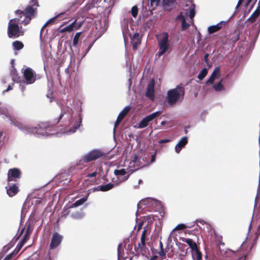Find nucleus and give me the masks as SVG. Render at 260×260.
Instances as JSON below:
<instances>
[{"label":"nucleus","mask_w":260,"mask_h":260,"mask_svg":"<svg viewBox=\"0 0 260 260\" xmlns=\"http://www.w3.org/2000/svg\"><path fill=\"white\" fill-rule=\"evenodd\" d=\"M39 7L38 0H31L29 5L23 11L16 10L15 14L20 15V18H21L22 15L25 16L24 19L21 21L20 23L24 25L28 24L32 18L36 15L37 8Z\"/></svg>","instance_id":"nucleus-1"},{"label":"nucleus","mask_w":260,"mask_h":260,"mask_svg":"<svg viewBox=\"0 0 260 260\" xmlns=\"http://www.w3.org/2000/svg\"><path fill=\"white\" fill-rule=\"evenodd\" d=\"M185 89L182 84H179L175 88L169 90L167 92V100L170 105H173L184 96Z\"/></svg>","instance_id":"nucleus-2"},{"label":"nucleus","mask_w":260,"mask_h":260,"mask_svg":"<svg viewBox=\"0 0 260 260\" xmlns=\"http://www.w3.org/2000/svg\"><path fill=\"white\" fill-rule=\"evenodd\" d=\"M20 18H15L10 20L8 27V36L9 38H18L23 36L24 31L20 29L18 23Z\"/></svg>","instance_id":"nucleus-3"},{"label":"nucleus","mask_w":260,"mask_h":260,"mask_svg":"<svg viewBox=\"0 0 260 260\" xmlns=\"http://www.w3.org/2000/svg\"><path fill=\"white\" fill-rule=\"evenodd\" d=\"M162 38L158 40L159 51L157 53L159 56L165 54L170 47L169 44V35L167 32L161 34Z\"/></svg>","instance_id":"nucleus-4"},{"label":"nucleus","mask_w":260,"mask_h":260,"mask_svg":"<svg viewBox=\"0 0 260 260\" xmlns=\"http://www.w3.org/2000/svg\"><path fill=\"white\" fill-rule=\"evenodd\" d=\"M104 155L105 154L99 150H93L83 156L80 161L84 163H87L96 160Z\"/></svg>","instance_id":"nucleus-5"},{"label":"nucleus","mask_w":260,"mask_h":260,"mask_svg":"<svg viewBox=\"0 0 260 260\" xmlns=\"http://www.w3.org/2000/svg\"><path fill=\"white\" fill-rule=\"evenodd\" d=\"M23 77L26 84H33L36 80V72L30 68L27 67L22 72Z\"/></svg>","instance_id":"nucleus-6"},{"label":"nucleus","mask_w":260,"mask_h":260,"mask_svg":"<svg viewBox=\"0 0 260 260\" xmlns=\"http://www.w3.org/2000/svg\"><path fill=\"white\" fill-rule=\"evenodd\" d=\"M21 176V171L16 168L10 169L8 170L7 175V181L10 183L11 181H17Z\"/></svg>","instance_id":"nucleus-7"},{"label":"nucleus","mask_w":260,"mask_h":260,"mask_svg":"<svg viewBox=\"0 0 260 260\" xmlns=\"http://www.w3.org/2000/svg\"><path fill=\"white\" fill-rule=\"evenodd\" d=\"M161 114L160 111L154 112L144 117L139 124L140 128H144L148 126L150 121L155 119Z\"/></svg>","instance_id":"nucleus-8"},{"label":"nucleus","mask_w":260,"mask_h":260,"mask_svg":"<svg viewBox=\"0 0 260 260\" xmlns=\"http://www.w3.org/2000/svg\"><path fill=\"white\" fill-rule=\"evenodd\" d=\"M63 239V236L57 232L54 233L52 235L50 248L51 249L56 248L61 243Z\"/></svg>","instance_id":"nucleus-9"},{"label":"nucleus","mask_w":260,"mask_h":260,"mask_svg":"<svg viewBox=\"0 0 260 260\" xmlns=\"http://www.w3.org/2000/svg\"><path fill=\"white\" fill-rule=\"evenodd\" d=\"M19 184L17 183L12 184L8 183V185L6 187L7 194L10 197L15 196L19 191Z\"/></svg>","instance_id":"nucleus-10"},{"label":"nucleus","mask_w":260,"mask_h":260,"mask_svg":"<svg viewBox=\"0 0 260 260\" xmlns=\"http://www.w3.org/2000/svg\"><path fill=\"white\" fill-rule=\"evenodd\" d=\"M131 109V107L126 106L125 107L122 111L119 114L117 119L114 124V132H115L116 128L119 125L121 121L125 118V117L127 115L129 111Z\"/></svg>","instance_id":"nucleus-11"},{"label":"nucleus","mask_w":260,"mask_h":260,"mask_svg":"<svg viewBox=\"0 0 260 260\" xmlns=\"http://www.w3.org/2000/svg\"><path fill=\"white\" fill-rule=\"evenodd\" d=\"M50 128V127L48 123H42L38 125V127L33 128L32 132H35L38 134H40L41 135H44L47 133L46 131L47 130L49 131Z\"/></svg>","instance_id":"nucleus-12"},{"label":"nucleus","mask_w":260,"mask_h":260,"mask_svg":"<svg viewBox=\"0 0 260 260\" xmlns=\"http://www.w3.org/2000/svg\"><path fill=\"white\" fill-rule=\"evenodd\" d=\"M71 21V20L65 22L63 24L61 25L57 29L58 31L61 34L64 32H71L74 30L73 27L74 26V23L75 22H72L69 25L63 27V26Z\"/></svg>","instance_id":"nucleus-13"},{"label":"nucleus","mask_w":260,"mask_h":260,"mask_svg":"<svg viewBox=\"0 0 260 260\" xmlns=\"http://www.w3.org/2000/svg\"><path fill=\"white\" fill-rule=\"evenodd\" d=\"M228 21H221L216 25L210 26L208 28V32L210 34L218 31L223 27H225Z\"/></svg>","instance_id":"nucleus-14"},{"label":"nucleus","mask_w":260,"mask_h":260,"mask_svg":"<svg viewBox=\"0 0 260 260\" xmlns=\"http://www.w3.org/2000/svg\"><path fill=\"white\" fill-rule=\"evenodd\" d=\"M220 76V68L218 67L214 70L211 75L206 81V84L207 85L213 84L215 79L219 78Z\"/></svg>","instance_id":"nucleus-15"},{"label":"nucleus","mask_w":260,"mask_h":260,"mask_svg":"<svg viewBox=\"0 0 260 260\" xmlns=\"http://www.w3.org/2000/svg\"><path fill=\"white\" fill-rule=\"evenodd\" d=\"M154 80H152L150 81L147 86L146 96L152 99L154 97Z\"/></svg>","instance_id":"nucleus-16"},{"label":"nucleus","mask_w":260,"mask_h":260,"mask_svg":"<svg viewBox=\"0 0 260 260\" xmlns=\"http://www.w3.org/2000/svg\"><path fill=\"white\" fill-rule=\"evenodd\" d=\"M188 138L187 137H183L178 142L175 146V151L177 153H179L181 149L187 144Z\"/></svg>","instance_id":"nucleus-17"},{"label":"nucleus","mask_w":260,"mask_h":260,"mask_svg":"<svg viewBox=\"0 0 260 260\" xmlns=\"http://www.w3.org/2000/svg\"><path fill=\"white\" fill-rule=\"evenodd\" d=\"M82 122V118L81 116H79L78 119L74 121V123L71 122V125H73L71 128L68 130V132L71 133H75L76 130L80 127Z\"/></svg>","instance_id":"nucleus-18"},{"label":"nucleus","mask_w":260,"mask_h":260,"mask_svg":"<svg viewBox=\"0 0 260 260\" xmlns=\"http://www.w3.org/2000/svg\"><path fill=\"white\" fill-rule=\"evenodd\" d=\"M76 5V3H73L71 4L70 7L67 8L66 11L60 13L59 14H62L60 17L59 18H60L61 20H65V19H68L71 18V15L70 13H68L70 11L72 10L73 11H74V10H72L73 7H74Z\"/></svg>","instance_id":"nucleus-19"},{"label":"nucleus","mask_w":260,"mask_h":260,"mask_svg":"<svg viewBox=\"0 0 260 260\" xmlns=\"http://www.w3.org/2000/svg\"><path fill=\"white\" fill-rule=\"evenodd\" d=\"M260 14V0H259L258 3V6L256 9L254 11V12L252 14L250 17L247 19V21L250 22L251 23L254 22L257 17Z\"/></svg>","instance_id":"nucleus-20"},{"label":"nucleus","mask_w":260,"mask_h":260,"mask_svg":"<svg viewBox=\"0 0 260 260\" xmlns=\"http://www.w3.org/2000/svg\"><path fill=\"white\" fill-rule=\"evenodd\" d=\"M114 186V184L111 183L107 184L104 185H100L96 187L95 188V190L97 191H108L112 188H113Z\"/></svg>","instance_id":"nucleus-21"},{"label":"nucleus","mask_w":260,"mask_h":260,"mask_svg":"<svg viewBox=\"0 0 260 260\" xmlns=\"http://www.w3.org/2000/svg\"><path fill=\"white\" fill-rule=\"evenodd\" d=\"M176 0H162V5L166 10H170L172 9V6L174 5Z\"/></svg>","instance_id":"nucleus-22"},{"label":"nucleus","mask_w":260,"mask_h":260,"mask_svg":"<svg viewBox=\"0 0 260 260\" xmlns=\"http://www.w3.org/2000/svg\"><path fill=\"white\" fill-rule=\"evenodd\" d=\"M145 239L146 237L141 236V242L138 243V246H135V249L136 252L142 251L144 248L145 247Z\"/></svg>","instance_id":"nucleus-23"},{"label":"nucleus","mask_w":260,"mask_h":260,"mask_svg":"<svg viewBox=\"0 0 260 260\" xmlns=\"http://www.w3.org/2000/svg\"><path fill=\"white\" fill-rule=\"evenodd\" d=\"M239 32L235 30L230 34L229 39L233 43H235L239 40Z\"/></svg>","instance_id":"nucleus-24"},{"label":"nucleus","mask_w":260,"mask_h":260,"mask_svg":"<svg viewBox=\"0 0 260 260\" xmlns=\"http://www.w3.org/2000/svg\"><path fill=\"white\" fill-rule=\"evenodd\" d=\"M11 76L12 78V80L13 82L16 83H21V78L19 76L18 72L15 69L12 70L11 73Z\"/></svg>","instance_id":"nucleus-25"},{"label":"nucleus","mask_w":260,"mask_h":260,"mask_svg":"<svg viewBox=\"0 0 260 260\" xmlns=\"http://www.w3.org/2000/svg\"><path fill=\"white\" fill-rule=\"evenodd\" d=\"M88 195L84 196L82 199L77 200L74 203L70 205V208H75L83 205L87 200Z\"/></svg>","instance_id":"nucleus-26"},{"label":"nucleus","mask_w":260,"mask_h":260,"mask_svg":"<svg viewBox=\"0 0 260 260\" xmlns=\"http://www.w3.org/2000/svg\"><path fill=\"white\" fill-rule=\"evenodd\" d=\"M72 112V110L70 109L69 107H67L66 109H63L61 110V113L59 115V117L58 118V119L56 121V123H58L63 118V117L66 114H69L70 115L71 113Z\"/></svg>","instance_id":"nucleus-27"},{"label":"nucleus","mask_w":260,"mask_h":260,"mask_svg":"<svg viewBox=\"0 0 260 260\" xmlns=\"http://www.w3.org/2000/svg\"><path fill=\"white\" fill-rule=\"evenodd\" d=\"M183 241L186 243L189 246L192 251L198 247L196 243L193 241L191 239L185 238Z\"/></svg>","instance_id":"nucleus-28"},{"label":"nucleus","mask_w":260,"mask_h":260,"mask_svg":"<svg viewBox=\"0 0 260 260\" xmlns=\"http://www.w3.org/2000/svg\"><path fill=\"white\" fill-rule=\"evenodd\" d=\"M14 49L16 50H19L24 47L23 44L19 41H15L13 43Z\"/></svg>","instance_id":"nucleus-29"},{"label":"nucleus","mask_w":260,"mask_h":260,"mask_svg":"<svg viewBox=\"0 0 260 260\" xmlns=\"http://www.w3.org/2000/svg\"><path fill=\"white\" fill-rule=\"evenodd\" d=\"M31 231H32V230L31 229L30 225H28L26 227V230L25 231V234H24V235L23 236V239L27 241L29 239V236L30 235Z\"/></svg>","instance_id":"nucleus-30"},{"label":"nucleus","mask_w":260,"mask_h":260,"mask_svg":"<svg viewBox=\"0 0 260 260\" xmlns=\"http://www.w3.org/2000/svg\"><path fill=\"white\" fill-rule=\"evenodd\" d=\"M82 34V32H77L73 38V46L76 47L79 41V39Z\"/></svg>","instance_id":"nucleus-31"},{"label":"nucleus","mask_w":260,"mask_h":260,"mask_svg":"<svg viewBox=\"0 0 260 260\" xmlns=\"http://www.w3.org/2000/svg\"><path fill=\"white\" fill-rule=\"evenodd\" d=\"M208 69L206 68L203 69L198 75V78L200 80H203L208 74Z\"/></svg>","instance_id":"nucleus-32"},{"label":"nucleus","mask_w":260,"mask_h":260,"mask_svg":"<svg viewBox=\"0 0 260 260\" xmlns=\"http://www.w3.org/2000/svg\"><path fill=\"white\" fill-rule=\"evenodd\" d=\"M70 208H71L70 207V206H65L61 214V217H66L68 215H69L71 213V210L70 209Z\"/></svg>","instance_id":"nucleus-33"},{"label":"nucleus","mask_w":260,"mask_h":260,"mask_svg":"<svg viewBox=\"0 0 260 260\" xmlns=\"http://www.w3.org/2000/svg\"><path fill=\"white\" fill-rule=\"evenodd\" d=\"M126 173L127 172L124 169L115 170L114 172V175L117 177L119 176H124Z\"/></svg>","instance_id":"nucleus-34"},{"label":"nucleus","mask_w":260,"mask_h":260,"mask_svg":"<svg viewBox=\"0 0 260 260\" xmlns=\"http://www.w3.org/2000/svg\"><path fill=\"white\" fill-rule=\"evenodd\" d=\"M72 22H75V23H74V26L73 27L74 30H75L79 29L82 27L84 21H82L77 22V19H76Z\"/></svg>","instance_id":"nucleus-35"},{"label":"nucleus","mask_w":260,"mask_h":260,"mask_svg":"<svg viewBox=\"0 0 260 260\" xmlns=\"http://www.w3.org/2000/svg\"><path fill=\"white\" fill-rule=\"evenodd\" d=\"M222 81V80H221L220 82L214 85L213 88L215 91H219L223 89L224 87L221 83Z\"/></svg>","instance_id":"nucleus-36"},{"label":"nucleus","mask_w":260,"mask_h":260,"mask_svg":"<svg viewBox=\"0 0 260 260\" xmlns=\"http://www.w3.org/2000/svg\"><path fill=\"white\" fill-rule=\"evenodd\" d=\"M194 253L196 254L197 259L198 260H201L202 258V254L200 252L198 247L192 251Z\"/></svg>","instance_id":"nucleus-37"},{"label":"nucleus","mask_w":260,"mask_h":260,"mask_svg":"<svg viewBox=\"0 0 260 260\" xmlns=\"http://www.w3.org/2000/svg\"><path fill=\"white\" fill-rule=\"evenodd\" d=\"M138 8L137 6H134L132 8L131 14L134 17H136L138 15Z\"/></svg>","instance_id":"nucleus-38"},{"label":"nucleus","mask_w":260,"mask_h":260,"mask_svg":"<svg viewBox=\"0 0 260 260\" xmlns=\"http://www.w3.org/2000/svg\"><path fill=\"white\" fill-rule=\"evenodd\" d=\"M150 3L151 7L155 8L157 6H158L160 0H148Z\"/></svg>","instance_id":"nucleus-39"},{"label":"nucleus","mask_w":260,"mask_h":260,"mask_svg":"<svg viewBox=\"0 0 260 260\" xmlns=\"http://www.w3.org/2000/svg\"><path fill=\"white\" fill-rule=\"evenodd\" d=\"M71 217L74 219H80L82 218V214L80 212H76L71 213Z\"/></svg>","instance_id":"nucleus-40"},{"label":"nucleus","mask_w":260,"mask_h":260,"mask_svg":"<svg viewBox=\"0 0 260 260\" xmlns=\"http://www.w3.org/2000/svg\"><path fill=\"white\" fill-rule=\"evenodd\" d=\"M141 40H136L135 41L132 42V43L133 44V48L134 50L137 49V46L139 44H140L141 43Z\"/></svg>","instance_id":"nucleus-41"},{"label":"nucleus","mask_w":260,"mask_h":260,"mask_svg":"<svg viewBox=\"0 0 260 260\" xmlns=\"http://www.w3.org/2000/svg\"><path fill=\"white\" fill-rule=\"evenodd\" d=\"M187 228L186 225L184 224L181 223L177 225V226L175 228V230H184Z\"/></svg>","instance_id":"nucleus-42"},{"label":"nucleus","mask_w":260,"mask_h":260,"mask_svg":"<svg viewBox=\"0 0 260 260\" xmlns=\"http://www.w3.org/2000/svg\"><path fill=\"white\" fill-rule=\"evenodd\" d=\"M177 20H180L182 22L184 21V20H186V18L185 17H184V16L183 15V13L182 12H181L177 16V18H176Z\"/></svg>","instance_id":"nucleus-43"},{"label":"nucleus","mask_w":260,"mask_h":260,"mask_svg":"<svg viewBox=\"0 0 260 260\" xmlns=\"http://www.w3.org/2000/svg\"><path fill=\"white\" fill-rule=\"evenodd\" d=\"M181 25H182V30L186 29L190 26V25L188 23H187L186 22V20H184V21L182 22Z\"/></svg>","instance_id":"nucleus-44"},{"label":"nucleus","mask_w":260,"mask_h":260,"mask_svg":"<svg viewBox=\"0 0 260 260\" xmlns=\"http://www.w3.org/2000/svg\"><path fill=\"white\" fill-rule=\"evenodd\" d=\"M132 161L130 162V164L131 165L132 163L135 164L136 163L137 161L139 160V156L137 155H135L132 157Z\"/></svg>","instance_id":"nucleus-45"},{"label":"nucleus","mask_w":260,"mask_h":260,"mask_svg":"<svg viewBox=\"0 0 260 260\" xmlns=\"http://www.w3.org/2000/svg\"><path fill=\"white\" fill-rule=\"evenodd\" d=\"M62 14H58L54 17L49 19L47 22H49V24L52 23L56 19L59 18L61 17Z\"/></svg>","instance_id":"nucleus-46"},{"label":"nucleus","mask_w":260,"mask_h":260,"mask_svg":"<svg viewBox=\"0 0 260 260\" xmlns=\"http://www.w3.org/2000/svg\"><path fill=\"white\" fill-rule=\"evenodd\" d=\"M136 40H141L139 38V34L138 33H135L134 35L133 38H132V41H135Z\"/></svg>","instance_id":"nucleus-47"},{"label":"nucleus","mask_w":260,"mask_h":260,"mask_svg":"<svg viewBox=\"0 0 260 260\" xmlns=\"http://www.w3.org/2000/svg\"><path fill=\"white\" fill-rule=\"evenodd\" d=\"M14 124L15 126H20V128L21 127H24L26 129H27L28 127L26 126L23 125V124L21 122H14Z\"/></svg>","instance_id":"nucleus-48"},{"label":"nucleus","mask_w":260,"mask_h":260,"mask_svg":"<svg viewBox=\"0 0 260 260\" xmlns=\"http://www.w3.org/2000/svg\"><path fill=\"white\" fill-rule=\"evenodd\" d=\"M195 15V10L194 9H190V11H189V17L192 19V18L194 17Z\"/></svg>","instance_id":"nucleus-49"},{"label":"nucleus","mask_w":260,"mask_h":260,"mask_svg":"<svg viewBox=\"0 0 260 260\" xmlns=\"http://www.w3.org/2000/svg\"><path fill=\"white\" fill-rule=\"evenodd\" d=\"M97 174H98V173L96 172H94L92 173L88 174V175H87L86 177L88 178L94 177L96 176Z\"/></svg>","instance_id":"nucleus-50"},{"label":"nucleus","mask_w":260,"mask_h":260,"mask_svg":"<svg viewBox=\"0 0 260 260\" xmlns=\"http://www.w3.org/2000/svg\"><path fill=\"white\" fill-rule=\"evenodd\" d=\"M170 142V139H162V140H160L158 143L159 144H162V143H169Z\"/></svg>","instance_id":"nucleus-51"},{"label":"nucleus","mask_w":260,"mask_h":260,"mask_svg":"<svg viewBox=\"0 0 260 260\" xmlns=\"http://www.w3.org/2000/svg\"><path fill=\"white\" fill-rule=\"evenodd\" d=\"M20 84H19V88L21 90V91H22V92L23 93L25 90V86L22 84H21V83H20Z\"/></svg>","instance_id":"nucleus-52"},{"label":"nucleus","mask_w":260,"mask_h":260,"mask_svg":"<svg viewBox=\"0 0 260 260\" xmlns=\"http://www.w3.org/2000/svg\"><path fill=\"white\" fill-rule=\"evenodd\" d=\"M14 85V83H13L11 85H9L7 88L4 91V92H8L10 90L13 89V86Z\"/></svg>","instance_id":"nucleus-53"},{"label":"nucleus","mask_w":260,"mask_h":260,"mask_svg":"<svg viewBox=\"0 0 260 260\" xmlns=\"http://www.w3.org/2000/svg\"><path fill=\"white\" fill-rule=\"evenodd\" d=\"M13 257V254H9L7 255L3 260H11Z\"/></svg>","instance_id":"nucleus-54"},{"label":"nucleus","mask_w":260,"mask_h":260,"mask_svg":"<svg viewBox=\"0 0 260 260\" xmlns=\"http://www.w3.org/2000/svg\"><path fill=\"white\" fill-rule=\"evenodd\" d=\"M259 198H260V196H258V195H256L255 198V204H254V206H257V204H258V202L259 200Z\"/></svg>","instance_id":"nucleus-55"},{"label":"nucleus","mask_w":260,"mask_h":260,"mask_svg":"<svg viewBox=\"0 0 260 260\" xmlns=\"http://www.w3.org/2000/svg\"><path fill=\"white\" fill-rule=\"evenodd\" d=\"M158 254L159 255V256L161 257H164L165 256H166V253L164 251L163 249H161V250H160V251H159L158 252Z\"/></svg>","instance_id":"nucleus-56"},{"label":"nucleus","mask_w":260,"mask_h":260,"mask_svg":"<svg viewBox=\"0 0 260 260\" xmlns=\"http://www.w3.org/2000/svg\"><path fill=\"white\" fill-rule=\"evenodd\" d=\"M26 242V241L22 239V241L18 244V245L22 248Z\"/></svg>","instance_id":"nucleus-57"},{"label":"nucleus","mask_w":260,"mask_h":260,"mask_svg":"<svg viewBox=\"0 0 260 260\" xmlns=\"http://www.w3.org/2000/svg\"><path fill=\"white\" fill-rule=\"evenodd\" d=\"M131 171H132V172H131V173L130 174H128L127 176H124V177H123V181H125V180H127V179H128V178H129V176H130V174H131L132 173L134 172V171L131 170Z\"/></svg>","instance_id":"nucleus-58"},{"label":"nucleus","mask_w":260,"mask_h":260,"mask_svg":"<svg viewBox=\"0 0 260 260\" xmlns=\"http://www.w3.org/2000/svg\"><path fill=\"white\" fill-rule=\"evenodd\" d=\"M247 242H244L242 243V244L241 245V248L242 249H243L245 248V247L246 246H247Z\"/></svg>","instance_id":"nucleus-59"},{"label":"nucleus","mask_w":260,"mask_h":260,"mask_svg":"<svg viewBox=\"0 0 260 260\" xmlns=\"http://www.w3.org/2000/svg\"><path fill=\"white\" fill-rule=\"evenodd\" d=\"M147 235V230L146 229H144V230L142 232L141 236H143L146 237Z\"/></svg>","instance_id":"nucleus-60"},{"label":"nucleus","mask_w":260,"mask_h":260,"mask_svg":"<svg viewBox=\"0 0 260 260\" xmlns=\"http://www.w3.org/2000/svg\"><path fill=\"white\" fill-rule=\"evenodd\" d=\"M19 252V251H17V249L15 248V250L11 252L10 254H13V257L16 255Z\"/></svg>","instance_id":"nucleus-61"},{"label":"nucleus","mask_w":260,"mask_h":260,"mask_svg":"<svg viewBox=\"0 0 260 260\" xmlns=\"http://www.w3.org/2000/svg\"><path fill=\"white\" fill-rule=\"evenodd\" d=\"M209 56V54L208 53L206 54L204 56V60L206 62H208V57Z\"/></svg>","instance_id":"nucleus-62"},{"label":"nucleus","mask_w":260,"mask_h":260,"mask_svg":"<svg viewBox=\"0 0 260 260\" xmlns=\"http://www.w3.org/2000/svg\"><path fill=\"white\" fill-rule=\"evenodd\" d=\"M243 0H239L236 8L239 7L242 3Z\"/></svg>","instance_id":"nucleus-63"},{"label":"nucleus","mask_w":260,"mask_h":260,"mask_svg":"<svg viewBox=\"0 0 260 260\" xmlns=\"http://www.w3.org/2000/svg\"><path fill=\"white\" fill-rule=\"evenodd\" d=\"M158 258V256L156 255H154L152 256L150 260H156Z\"/></svg>","instance_id":"nucleus-64"}]
</instances>
